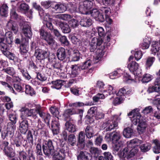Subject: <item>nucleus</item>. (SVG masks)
<instances>
[{"instance_id":"3c124183","label":"nucleus","mask_w":160,"mask_h":160,"mask_svg":"<svg viewBox=\"0 0 160 160\" xmlns=\"http://www.w3.org/2000/svg\"><path fill=\"white\" fill-rule=\"evenodd\" d=\"M82 2L79 3V5L78 8L79 11L82 14H88L89 13V12H88L86 8L84 7V6H81Z\"/></svg>"},{"instance_id":"79ce46f5","label":"nucleus","mask_w":160,"mask_h":160,"mask_svg":"<svg viewBox=\"0 0 160 160\" xmlns=\"http://www.w3.org/2000/svg\"><path fill=\"white\" fill-rule=\"evenodd\" d=\"M7 114L9 120L12 122V124L14 125L16 123L17 119L16 114L14 113L11 114L9 111L7 112Z\"/></svg>"},{"instance_id":"423d86ee","label":"nucleus","mask_w":160,"mask_h":160,"mask_svg":"<svg viewBox=\"0 0 160 160\" xmlns=\"http://www.w3.org/2000/svg\"><path fill=\"white\" fill-rule=\"evenodd\" d=\"M41 37L50 46H52L56 45L52 36L49 32L41 29L40 31Z\"/></svg>"},{"instance_id":"9b49d317","label":"nucleus","mask_w":160,"mask_h":160,"mask_svg":"<svg viewBox=\"0 0 160 160\" xmlns=\"http://www.w3.org/2000/svg\"><path fill=\"white\" fill-rule=\"evenodd\" d=\"M68 52L73 61H78L80 59L81 57L80 54L78 50L71 49L68 50Z\"/></svg>"},{"instance_id":"6e6552de","label":"nucleus","mask_w":160,"mask_h":160,"mask_svg":"<svg viewBox=\"0 0 160 160\" xmlns=\"http://www.w3.org/2000/svg\"><path fill=\"white\" fill-rule=\"evenodd\" d=\"M102 42V40L101 38H94L92 39L90 43L89 48L91 52H93L97 48L98 46H100Z\"/></svg>"},{"instance_id":"393cba45","label":"nucleus","mask_w":160,"mask_h":160,"mask_svg":"<svg viewBox=\"0 0 160 160\" xmlns=\"http://www.w3.org/2000/svg\"><path fill=\"white\" fill-rule=\"evenodd\" d=\"M79 67L77 65H72V71L71 73L69 74L71 78H74L76 77L79 73Z\"/></svg>"},{"instance_id":"a19ab883","label":"nucleus","mask_w":160,"mask_h":160,"mask_svg":"<svg viewBox=\"0 0 160 160\" xmlns=\"http://www.w3.org/2000/svg\"><path fill=\"white\" fill-rule=\"evenodd\" d=\"M76 113L77 112L74 109H68L65 111L63 115L65 118H67L70 115Z\"/></svg>"},{"instance_id":"c756f323","label":"nucleus","mask_w":160,"mask_h":160,"mask_svg":"<svg viewBox=\"0 0 160 160\" xmlns=\"http://www.w3.org/2000/svg\"><path fill=\"white\" fill-rule=\"evenodd\" d=\"M28 41L24 43H22L20 47V52L21 53L25 55L27 53L28 50Z\"/></svg>"},{"instance_id":"58836bf2","label":"nucleus","mask_w":160,"mask_h":160,"mask_svg":"<svg viewBox=\"0 0 160 160\" xmlns=\"http://www.w3.org/2000/svg\"><path fill=\"white\" fill-rule=\"evenodd\" d=\"M155 146L153 148V151L155 153H160V144L159 141L157 140H155L153 141Z\"/></svg>"},{"instance_id":"aec40b11","label":"nucleus","mask_w":160,"mask_h":160,"mask_svg":"<svg viewBox=\"0 0 160 160\" xmlns=\"http://www.w3.org/2000/svg\"><path fill=\"white\" fill-rule=\"evenodd\" d=\"M52 8L55 10L57 13H62L67 10L66 6L63 4L60 3L55 5Z\"/></svg>"},{"instance_id":"2f4dec72","label":"nucleus","mask_w":160,"mask_h":160,"mask_svg":"<svg viewBox=\"0 0 160 160\" xmlns=\"http://www.w3.org/2000/svg\"><path fill=\"white\" fill-rule=\"evenodd\" d=\"M92 102H87L86 103L84 104L83 102H76L72 103H70L69 104L70 107H81L84 106H91L92 105Z\"/></svg>"},{"instance_id":"69168bd1","label":"nucleus","mask_w":160,"mask_h":160,"mask_svg":"<svg viewBox=\"0 0 160 160\" xmlns=\"http://www.w3.org/2000/svg\"><path fill=\"white\" fill-rule=\"evenodd\" d=\"M97 86L100 92H103L104 88H105V84L104 83L101 81H98L97 83Z\"/></svg>"},{"instance_id":"c85d7f7f","label":"nucleus","mask_w":160,"mask_h":160,"mask_svg":"<svg viewBox=\"0 0 160 160\" xmlns=\"http://www.w3.org/2000/svg\"><path fill=\"white\" fill-rule=\"evenodd\" d=\"M133 134V130L129 128H126L124 129L123 132V136L127 138H131Z\"/></svg>"},{"instance_id":"09e8293b","label":"nucleus","mask_w":160,"mask_h":160,"mask_svg":"<svg viewBox=\"0 0 160 160\" xmlns=\"http://www.w3.org/2000/svg\"><path fill=\"white\" fill-rule=\"evenodd\" d=\"M147 91L148 93L156 92L160 93V88L159 87H158L154 85V86L149 87Z\"/></svg>"},{"instance_id":"49530a36","label":"nucleus","mask_w":160,"mask_h":160,"mask_svg":"<svg viewBox=\"0 0 160 160\" xmlns=\"http://www.w3.org/2000/svg\"><path fill=\"white\" fill-rule=\"evenodd\" d=\"M90 152L92 155L94 157H97L99 154L100 151L98 149L96 148L92 147L90 149Z\"/></svg>"},{"instance_id":"f03ea898","label":"nucleus","mask_w":160,"mask_h":160,"mask_svg":"<svg viewBox=\"0 0 160 160\" xmlns=\"http://www.w3.org/2000/svg\"><path fill=\"white\" fill-rule=\"evenodd\" d=\"M142 143L141 140L137 138L131 140L128 143L127 147L125 148L119 154L120 157L128 159H133L138 152L137 146Z\"/></svg>"},{"instance_id":"b1692460","label":"nucleus","mask_w":160,"mask_h":160,"mask_svg":"<svg viewBox=\"0 0 160 160\" xmlns=\"http://www.w3.org/2000/svg\"><path fill=\"white\" fill-rule=\"evenodd\" d=\"M124 73V72L122 70L118 69L110 74V78L111 79H114L121 76Z\"/></svg>"},{"instance_id":"a878e982","label":"nucleus","mask_w":160,"mask_h":160,"mask_svg":"<svg viewBox=\"0 0 160 160\" xmlns=\"http://www.w3.org/2000/svg\"><path fill=\"white\" fill-rule=\"evenodd\" d=\"M90 155L87 152L81 151L77 156L78 160H89Z\"/></svg>"},{"instance_id":"bb28decb","label":"nucleus","mask_w":160,"mask_h":160,"mask_svg":"<svg viewBox=\"0 0 160 160\" xmlns=\"http://www.w3.org/2000/svg\"><path fill=\"white\" fill-rule=\"evenodd\" d=\"M114 92L113 86L109 85H106L105 87L103 92L105 94L107 92L109 95H113Z\"/></svg>"},{"instance_id":"7c9ffc66","label":"nucleus","mask_w":160,"mask_h":160,"mask_svg":"<svg viewBox=\"0 0 160 160\" xmlns=\"http://www.w3.org/2000/svg\"><path fill=\"white\" fill-rule=\"evenodd\" d=\"M123 142L122 141L116 142H112V147L113 153L117 152L119 148L123 146Z\"/></svg>"},{"instance_id":"cd10ccee","label":"nucleus","mask_w":160,"mask_h":160,"mask_svg":"<svg viewBox=\"0 0 160 160\" xmlns=\"http://www.w3.org/2000/svg\"><path fill=\"white\" fill-rule=\"evenodd\" d=\"M112 142H116L120 141L119 140L121 137V134L120 132H112Z\"/></svg>"},{"instance_id":"6e6d98bb","label":"nucleus","mask_w":160,"mask_h":160,"mask_svg":"<svg viewBox=\"0 0 160 160\" xmlns=\"http://www.w3.org/2000/svg\"><path fill=\"white\" fill-rule=\"evenodd\" d=\"M78 142L80 143H82L85 141V134L84 132L81 131L79 134L78 138Z\"/></svg>"},{"instance_id":"774afa93","label":"nucleus","mask_w":160,"mask_h":160,"mask_svg":"<svg viewBox=\"0 0 160 160\" xmlns=\"http://www.w3.org/2000/svg\"><path fill=\"white\" fill-rule=\"evenodd\" d=\"M4 55L10 60H13L14 59L15 55L9 51L4 52Z\"/></svg>"},{"instance_id":"13d9d810","label":"nucleus","mask_w":160,"mask_h":160,"mask_svg":"<svg viewBox=\"0 0 160 160\" xmlns=\"http://www.w3.org/2000/svg\"><path fill=\"white\" fill-rule=\"evenodd\" d=\"M0 83L3 86H5V87H8L10 91L13 93H14L15 94H16L17 93L14 90L13 88L11 87L9 84H8L7 82H3V81H0Z\"/></svg>"},{"instance_id":"8fccbe9b","label":"nucleus","mask_w":160,"mask_h":160,"mask_svg":"<svg viewBox=\"0 0 160 160\" xmlns=\"http://www.w3.org/2000/svg\"><path fill=\"white\" fill-rule=\"evenodd\" d=\"M97 108L96 107L91 108L88 112V113L89 116L93 117L95 115L97 112Z\"/></svg>"},{"instance_id":"e2e57ef3","label":"nucleus","mask_w":160,"mask_h":160,"mask_svg":"<svg viewBox=\"0 0 160 160\" xmlns=\"http://www.w3.org/2000/svg\"><path fill=\"white\" fill-rule=\"evenodd\" d=\"M100 11H101L102 13H104L106 16H109L110 13V8L107 7H102L101 8Z\"/></svg>"},{"instance_id":"ddd939ff","label":"nucleus","mask_w":160,"mask_h":160,"mask_svg":"<svg viewBox=\"0 0 160 160\" xmlns=\"http://www.w3.org/2000/svg\"><path fill=\"white\" fill-rule=\"evenodd\" d=\"M35 55L38 60H42L45 59L47 56V52L40 49L36 50Z\"/></svg>"},{"instance_id":"5701e85b","label":"nucleus","mask_w":160,"mask_h":160,"mask_svg":"<svg viewBox=\"0 0 160 160\" xmlns=\"http://www.w3.org/2000/svg\"><path fill=\"white\" fill-rule=\"evenodd\" d=\"M85 132L86 137L88 139L91 138L94 136V132L93 129L90 126H87L85 129Z\"/></svg>"},{"instance_id":"de8ad7c7","label":"nucleus","mask_w":160,"mask_h":160,"mask_svg":"<svg viewBox=\"0 0 160 160\" xmlns=\"http://www.w3.org/2000/svg\"><path fill=\"white\" fill-rule=\"evenodd\" d=\"M42 15L43 16H40L43 19V23L48 22H51L52 21V19L51 17V16L48 14L44 13L43 11V13H42Z\"/></svg>"},{"instance_id":"1a4fd4ad","label":"nucleus","mask_w":160,"mask_h":160,"mask_svg":"<svg viewBox=\"0 0 160 160\" xmlns=\"http://www.w3.org/2000/svg\"><path fill=\"white\" fill-rule=\"evenodd\" d=\"M89 13L96 21L103 22L105 20L103 15L96 9H93Z\"/></svg>"},{"instance_id":"4c0bfd02","label":"nucleus","mask_w":160,"mask_h":160,"mask_svg":"<svg viewBox=\"0 0 160 160\" xmlns=\"http://www.w3.org/2000/svg\"><path fill=\"white\" fill-rule=\"evenodd\" d=\"M63 81L62 80H58L54 81H52V83L53 85L52 87L57 89H60L62 85Z\"/></svg>"},{"instance_id":"412c9836","label":"nucleus","mask_w":160,"mask_h":160,"mask_svg":"<svg viewBox=\"0 0 160 160\" xmlns=\"http://www.w3.org/2000/svg\"><path fill=\"white\" fill-rule=\"evenodd\" d=\"M56 24L59 25L60 28L63 33H68L70 32V29L68 24L58 22Z\"/></svg>"},{"instance_id":"052dcab7","label":"nucleus","mask_w":160,"mask_h":160,"mask_svg":"<svg viewBox=\"0 0 160 160\" xmlns=\"http://www.w3.org/2000/svg\"><path fill=\"white\" fill-rule=\"evenodd\" d=\"M125 98L122 97H118L116 98L113 102L114 104L115 105H117L120 104L122 103V102L124 100Z\"/></svg>"},{"instance_id":"37998d69","label":"nucleus","mask_w":160,"mask_h":160,"mask_svg":"<svg viewBox=\"0 0 160 160\" xmlns=\"http://www.w3.org/2000/svg\"><path fill=\"white\" fill-rule=\"evenodd\" d=\"M25 93L31 96L35 95V92L33 89L29 85H27L25 86Z\"/></svg>"},{"instance_id":"c9c22d12","label":"nucleus","mask_w":160,"mask_h":160,"mask_svg":"<svg viewBox=\"0 0 160 160\" xmlns=\"http://www.w3.org/2000/svg\"><path fill=\"white\" fill-rule=\"evenodd\" d=\"M93 4L92 2L90 0H86L82 2L81 6H84L88 12H89V10L92 7Z\"/></svg>"},{"instance_id":"ea45409f","label":"nucleus","mask_w":160,"mask_h":160,"mask_svg":"<svg viewBox=\"0 0 160 160\" xmlns=\"http://www.w3.org/2000/svg\"><path fill=\"white\" fill-rule=\"evenodd\" d=\"M3 151L5 155L8 157L10 158L13 157L15 155L14 152L13 151L12 148L10 147L8 148L7 149H4Z\"/></svg>"},{"instance_id":"72a5a7b5","label":"nucleus","mask_w":160,"mask_h":160,"mask_svg":"<svg viewBox=\"0 0 160 160\" xmlns=\"http://www.w3.org/2000/svg\"><path fill=\"white\" fill-rule=\"evenodd\" d=\"M76 141V139L75 135L70 134L68 135L67 141L69 144L73 146L75 144Z\"/></svg>"},{"instance_id":"4be33fe9","label":"nucleus","mask_w":160,"mask_h":160,"mask_svg":"<svg viewBox=\"0 0 160 160\" xmlns=\"http://www.w3.org/2000/svg\"><path fill=\"white\" fill-rule=\"evenodd\" d=\"M65 128L69 132H74L76 131V126L69 122H67L65 124Z\"/></svg>"},{"instance_id":"f8f14e48","label":"nucleus","mask_w":160,"mask_h":160,"mask_svg":"<svg viewBox=\"0 0 160 160\" xmlns=\"http://www.w3.org/2000/svg\"><path fill=\"white\" fill-rule=\"evenodd\" d=\"M151 54L155 55L157 54L158 57V54L160 52V42H153L151 45Z\"/></svg>"},{"instance_id":"680f3d73","label":"nucleus","mask_w":160,"mask_h":160,"mask_svg":"<svg viewBox=\"0 0 160 160\" xmlns=\"http://www.w3.org/2000/svg\"><path fill=\"white\" fill-rule=\"evenodd\" d=\"M27 138L29 143L33 144V135L30 131H28L27 134Z\"/></svg>"},{"instance_id":"5fc2aeb1","label":"nucleus","mask_w":160,"mask_h":160,"mask_svg":"<svg viewBox=\"0 0 160 160\" xmlns=\"http://www.w3.org/2000/svg\"><path fill=\"white\" fill-rule=\"evenodd\" d=\"M113 0H97L98 3L101 5H104L108 6V5L111 4Z\"/></svg>"},{"instance_id":"bf43d9fd","label":"nucleus","mask_w":160,"mask_h":160,"mask_svg":"<svg viewBox=\"0 0 160 160\" xmlns=\"http://www.w3.org/2000/svg\"><path fill=\"white\" fill-rule=\"evenodd\" d=\"M33 7L36 9L38 10L39 11V14L40 16H43L42 15V13H43V10L41 8L40 6L37 5L36 3L33 2L32 3Z\"/></svg>"},{"instance_id":"0e129e2a","label":"nucleus","mask_w":160,"mask_h":160,"mask_svg":"<svg viewBox=\"0 0 160 160\" xmlns=\"http://www.w3.org/2000/svg\"><path fill=\"white\" fill-rule=\"evenodd\" d=\"M0 49L4 54V52L8 51V48L7 45L4 43L0 42Z\"/></svg>"},{"instance_id":"6ab92c4d","label":"nucleus","mask_w":160,"mask_h":160,"mask_svg":"<svg viewBox=\"0 0 160 160\" xmlns=\"http://www.w3.org/2000/svg\"><path fill=\"white\" fill-rule=\"evenodd\" d=\"M15 126L14 125L11 123H8L7 128L6 132L8 135V138H12L14 134Z\"/></svg>"},{"instance_id":"e433bc0d","label":"nucleus","mask_w":160,"mask_h":160,"mask_svg":"<svg viewBox=\"0 0 160 160\" xmlns=\"http://www.w3.org/2000/svg\"><path fill=\"white\" fill-rule=\"evenodd\" d=\"M155 60V58L154 57H148L146 61V68H149L153 64Z\"/></svg>"},{"instance_id":"f257e3e1","label":"nucleus","mask_w":160,"mask_h":160,"mask_svg":"<svg viewBox=\"0 0 160 160\" xmlns=\"http://www.w3.org/2000/svg\"><path fill=\"white\" fill-rule=\"evenodd\" d=\"M43 150L44 153L47 156H52L53 160H64L65 157V147L58 148L54 151L53 143L51 140H48L45 142V144L43 145Z\"/></svg>"},{"instance_id":"a18cd8bd","label":"nucleus","mask_w":160,"mask_h":160,"mask_svg":"<svg viewBox=\"0 0 160 160\" xmlns=\"http://www.w3.org/2000/svg\"><path fill=\"white\" fill-rule=\"evenodd\" d=\"M152 79V76L149 74L146 73L143 76L142 81L143 83H147Z\"/></svg>"},{"instance_id":"338daca9","label":"nucleus","mask_w":160,"mask_h":160,"mask_svg":"<svg viewBox=\"0 0 160 160\" xmlns=\"http://www.w3.org/2000/svg\"><path fill=\"white\" fill-rule=\"evenodd\" d=\"M19 8L21 11H26L28 9L29 6L26 3H22L20 4Z\"/></svg>"},{"instance_id":"4d7b16f0","label":"nucleus","mask_w":160,"mask_h":160,"mask_svg":"<svg viewBox=\"0 0 160 160\" xmlns=\"http://www.w3.org/2000/svg\"><path fill=\"white\" fill-rule=\"evenodd\" d=\"M151 147L150 144L146 143L142 144L141 147V150L143 152H145L149 150Z\"/></svg>"},{"instance_id":"39448f33","label":"nucleus","mask_w":160,"mask_h":160,"mask_svg":"<svg viewBox=\"0 0 160 160\" xmlns=\"http://www.w3.org/2000/svg\"><path fill=\"white\" fill-rule=\"evenodd\" d=\"M120 118L116 115L113 116L110 119L106 121L102 124V127L106 128V131H110L118 126L117 121H119Z\"/></svg>"},{"instance_id":"a211bd4d","label":"nucleus","mask_w":160,"mask_h":160,"mask_svg":"<svg viewBox=\"0 0 160 160\" xmlns=\"http://www.w3.org/2000/svg\"><path fill=\"white\" fill-rule=\"evenodd\" d=\"M80 23L82 26L88 27L92 24V21L89 18H83L81 19Z\"/></svg>"},{"instance_id":"9d476101","label":"nucleus","mask_w":160,"mask_h":160,"mask_svg":"<svg viewBox=\"0 0 160 160\" xmlns=\"http://www.w3.org/2000/svg\"><path fill=\"white\" fill-rule=\"evenodd\" d=\"M51 127L53 134H58L59 132L60 124L59 121V118H55L53 120L51 124Z\"/></svg>"},{"instance_id":"c03bdc74","label":"nucleus","mask_w":160,"mask_h":160,"mask_svg":"<svg viewBox=\"0 0 160 160\" xmlns=\"http://www.w3.org/2000/svg\"><path fill=\"white\" fill-rule=\"evenodd\" d=\"M50 110L52 115L56 118L58 117L59 112L58 109L56 107L52 106L50 108Z\"/></svg>"},{"instance_id":"f704fd0d","label":"nucleus","mask_w":160,"mask_h":160,"mask_svg":"<svg viewBox=\"0 0 160 160\" xmlns=\"http://www.w3.org/2000/svg\"><path fill=\"white\" fill-rule=\"evenodd\" d=\"M2 71L11 76H13L16 72L14 68L12 67H8L3 69Z\"/></svg>"},{"instance_id":"473e14b6","label":"nucleus","mask_w":160,"mask_h":160,"mask_svg":"<svg viewBox=\"0 0 160 160\" xmlns=\"http://www.w3.org/2000/svg\"><path fill=\"white\" fill-rule=\"evenodd\" d=\"M8 7L6 4H3L0 7V14L7 17L8 13Z\"/></svg>"},{"instance_id":"20e7f679","label":"nucleus","mask_w":160,"mask_h":160,"mask_svg":"<svg viewBox=\"0 0 160 160\" xmlns=\"http://www.w3.org/2000/svg\"><path fill=\"white\" fill-rule=\"evenodd\" d=\"M39 105L36 106V108L29 109L26 107H22L20 109L21 112L20 117L22 119H25L28 117H32L36 119L37 118V114L39 111Z\"/></svg>"},{"instance_id":"603ef678","label":"nucleus","mask_w":160,"mask_h":160,"mask_svg":"<svg viewBox=\"0 0 160 160\" xmlns=\"http://www.w3.org/2000/svg\"><path fill=\"white\" fill-rule=\"evenodd\" d=\"M150 41L148 40L147 38H145L143 40V42L141 44V46L142 49H147L150 46Z\"/></svg>"},{"instance_id":"864d4df0","label":"nucleus","mask_w":160,"mask_h":160,"mask_svg":"<svg viewBox=\"0 0 160 160\" xmlns=\"http://www.w3.org/2000/svg\"><path fill=\"white\" fill-rule=\"evenodd\" d=\"M70 15L66 14H58L55 16V18H56L64 20H68V19L70 18Z\"/></svg>"},{"instance_id":"dca6fc26","label":"nucleus","mask_w":160,"mask_h":160,"mask_svg":"<svg viewBox=\"0 0 160 160\" xmlns=\"http://www.w3.org/2000/svg\"><path fill=\"white\" fill-rule=\"evenodd\" d=\"M7 29L12 31L15 33H16L18 31V28L17 25L12 20H10L8 22L6 26Z\"/></svg>"},{"instance_id":"4468645a","label":"nucleus","mask_w":160,"mask_h":160,"mask_svg":"<svg viewBox=\"0 0 160 160\" xmlns=\"http://www.w3.org/2000/svg\"><path fill=\"white\" fill-rule=\"evenodd\" d=\"M23 120L20 123L19 130L21 133L25 134L28 129V124L27 120Z\"/></svg>"},{"instance_id":"0eeeda50","label":"nucleus","mask_w":160,"mask_h":160,"mask_svg":"<svg viewBox=\"0 0 160 160\" xmlns=\"http://www.w3.org/2000/svg\"><path fill=\"white\" fill-rule=\"evenodd\" d=\"M128 68L130 71L136 74L138 77H140L142 70L140 68L139 64L134 61L130 62L128 65Z\"/></svg>"},{"instance_id":"7ed1b4c3","label":"nucleus","mask_w":160,"mask_h":160,"mask_svg":"<svg viewBox=\"0 0 160 160\" xmlns=\"http://www.w3.org/2000/svg\"><path fill=\"white\" fill-rule=\"evenodd\" d=\"M139 111V109H135L129 112L128 116L130 117L133 124L136 125L138 123L137 130L139 134H141L145 131L147 125L146 122L142 120Z\"/></svg>"},{"instance_id":"2eb2a0df","label":"nucleus","mask_w":160,"mask_h":160,"mask_svg":"<svg viewBox=\"0 0 160 160\" xmlns=\"http://www.w3.org/2000/svg\"><path fill=\"white\" fill-rule=\"evenodd\" d=\"M22 32L26 38H30L32 37V33L31 30V27L28 24L25 25L23 26Z\"/></svg>"},{"instance_id":"f3484780","label":"nucleus","mask_w":160,"mask_h":160,"mask_svg":"<svg viewBox=\"0 0 160 160\" xmlns=\"http://www.w3.org/2000/svg\"><path fill=\"white\" fill-rule=\"evenodd\" d=\"M57 56L58 58L60 60L65 59L66 57L65 50L64 48H60L57 51Z\"/></svg>"}]
</instances>
